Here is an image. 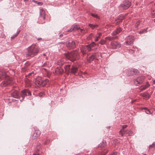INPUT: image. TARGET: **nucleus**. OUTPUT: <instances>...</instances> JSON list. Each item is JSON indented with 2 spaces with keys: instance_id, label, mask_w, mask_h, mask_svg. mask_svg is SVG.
Segmentation results:
<instances>
[{
  "instance_id": "1",
  "label": "nucleus",
  "mask_w": 155,
  "mask_h": 155,
  "mask_svg": "<svg viewBox=\"0 0 155 155\" xmlns=\"http://www.w3.org/2000/svg\"><path fill=\"white\" fill-rule=\"evenodd\" d=\"M66 58L71 61H74L79 59L80 58L78 52L77 50L73 51L71 52H67L64 54Z\"/></svg>"
},
{
  "instance_id": "2",
  "label": "nucleus",
  "mask_w": 155,
  "mask_h": 155,
  "mask_svg": "<svg viewBox=\"0 0 155 155\" xmlns=\"http://www.w3.org/2000/svg\"><path fill=\"white\" fill-rule=\"evenodd\" d=\"M27 50L28 52L26 55V57H33L37 55L39 51V49L36 45H33L29 47Z\"/></svg>"
},
{
  "instance_id": "3",
  "label": "nucleus",
  "mask_w": 155,
  "mask_h": 155,
  "mask_svg": "<svg viewBox=\"0 0 155 155\" xmlns=\"http://www.w3.org/2000/svg\"><path fill=\"white\" fill-rule=\"evenodd\" d=\"M96 45V44L94 42H93L91 44L87 45L82 46L80 48L81 51L83 55L84 56L86 55L87 52L91 51L94 50L92 48Z\"/></svg>"
},
{
  "instance_id": "4",
  "label": "nucleus",
  "mask_w": 155,
  "mask_h": 155,
  "mask_svg": "<svg viewBox=\"0 0 155 155\" xmlns=\"http://www.w3.org/2000/svg\"><path fill=\"white\" fill-rule=\"evenodd\" d=\"M96 45V44L94 42H93L91 44L87 45L82 46L80 48L81 51L83 55L84 56L86 55L87 52L91 51L94 50L92 48Z\"/></svg>"
},
{
  "instance_id": "5",
  "label": "nucleus",
  "mask_w": 155,
  "mask_h": 155,
  "mask_svg": "<svg viewBox=\"0 0 155 155\" xmlns=\"http://www.w3.org/2000/svg\"><path fill=\"white\" fill-rule=\"evenodd\" d=\"M145 77L143 75L139 76L134 80V84L138 86L142 83Z\"/></svg>"
},
{
  "instance_id": "6",
  "label": "nucleus",
  "mask_w": 155,
  "mask_h": 155,
  "mask_svg": "<svg viewBox=\"0 0 155 155\" xmlns=\"http://www.w3.org/2000/svg\"><path fill=\"white\" fill-rule=\"evenodd\" d=\"M12 80V78L7 77L4 81L1 83V85L2 86L5 87L9 85H11L13 82Z\"/></svg>"
},
{
  "instance_id": "7",
  "label": "nucleus",
  "mask_w": 155,
  "mask_h": 155,
  "mask_svg": "<svg viewBox=\"0 0 155 155\" xmlns=\"http://www.w3.org/2000/svg\"><path fill=\"white\" fill-rule=\"evenodd\" d=\"M66 46L69 49H73L76 47L75 42L72 40H69L66 42Z\"/></svg>"
},
{
  "instance_id": "8",
  "label": "nucleus",
  "mask_w": 155,
  "mask_h": 155,
  "mask_svg": "<svg viewBox=\"0 0 155 155\" xmlns=\"http://www.w3.org/2000/svg\"><path fill=\"white\" fill-rule=\"evenodd\" d=\"M35 83L38 86L45 85V83L43 82L42 78L41 77H37L35 80Z\"/></svg>"
},
{
  "instance_id": "9",
  "label": "nucleus",
  "mask_w": 155,
  "mask_h": 155,
  "mask_svg": "<svg viewBox=\"0 0 155 155\" xmlns=\"http://www.w3.org/2000/svg\"><path fill=\"white\" fill-rule=\"evenodd\" d=\"M134 37L132 35H129L126 39V42L127 45H131L133 44L134 40Z\"/></svg>"
},
{
  "instance_id": "10",
  "label": "nucleus",
  "mask_w": 155,
  "mask_h": 155,
  "mask_svg": "<svg viewBox=\"0 0 155 155\" xmlns=\"http://www.w3.org/2000/svg\"><path fill=\"white\" fill-rule=\"evenodd\" d=\"M111 48L113 49H116L120 48L121 46V44L117 41H113L110 44Z\"/></svg>"
},
{
  "instance_id": "11",
  "label": "nucleus",
  "mask_w": 155,
  "mask_h": 155,
  "mask_svg": "<svg viewBox=\"0 0 155 155\" xmlns=\"http://www.w3.org/2000/svg\"><path fill=\"white\" fill-rule=\"evenodd\" d=\"M130 6V3L128 1H125L121 4L120 6L124 9H126L129 8Z\"/></svg>"
},
{
  "instance_id": "12",
  "label": "nucleus",
  "mask_w": 155,
  "mask_h": 155,
  "mask_svg": "<svg viewBox=\"0 0 155 155\" xmlns=\"http://www.w3.org/2000/svg\"><path fill=\"white\" fill-rule=\"evenodd\" d=\"M137 70L136 69H129L127 70V73L128 76H130L137 74Z\"/></svg>"
},
{
  "instance_id": "13",
  "label": "nucleus",
  "mask_w": 155,
  "mask_h": 155,
  "mask_svg": "<svg viewBox=\"0 0 155 155\" xmlns=\"http://www.w3.org/2000/svg\"><path fill=\"white\" fill-rule=\"evenodd\" d=\"M31 95L30 91L28 89H25L21 91V96L23 98L25 95Z\"/></svg>"
},
{
  "instance_id": "14",
  "label": "nucleus",
  "mask_w": 155,
  "mask_h": 155,
  "mask_svg": "<svg viewBox=\"0 0 155 155\" xmlns=\"http://www.w3.org/2000/svg\"><path fill=\"white\" fill-rule=\"evenodd\" d=\"M97 56V54L95 53L93 54L89 57L87 59V61L89 63H91L95 58Z\"/></svg>"
},
{
  "instance_id": "15",
  "label": "nucleus",
  "mask_w": 155,
  "mask_h": 155,
  "mask_svg": "<svg viewBox=\"0 0 155 155\" xmlns=\"http://www.w3.org/2000/svg\"><path fill=\"white\" fill-rule=\"evenodd\" d=\"M41 134V132L39 130H35L32 136V138L35 139L39 137Z\"/></svg>"
},
{
  "instance_id": "16",
  "label": "nucleus",
  "mask_w": 155,
  "mask_h": 155,
  "mask_svg": "<svg viewBox=\"0 0 155 155\" xmlns=\"http://www.w3.org/2000/svg\"><path fill=\"white\" fill-rule=\"evenodd\" d=\"M79 28H80L78 27V25H74L72 26L70 29L68 30V31L69 32H71L73 31H75L79 29Z\"/></svg>"
},
{
  "instance_id": "17",
  "label": "nucleus",
  "mask_w": 155,
  "mask_h": 155,
  "mask_svg": "<svg viewBox=\"0 0 155 155\" xmlns=\"http://www.w3.org/2000/svg\"><path fill=\"white\" fill-rule=\"evenodd\" d=\"M55 72L58 74H61L64 72V70L61 67H57L55 70Z\"/></svg>"
},
{
  "instance_id": "18",
  "label": "nucleus",
  "mask_w": 155,
  "mask_h": 155,
  "mask_svg": "<svg viewBox=\"0 0 155 155\" xmlns=\"http://www.w3.org/2000/svg\"><path fill=\"white\" fill-rule=\"evenodd\" d=\"M7 77H8L5 71H2L0 72V79H2Z\"/></svg>"
},
{
  "instance_id": "19",
  "label": "nucleus",
  "mask_w": 155,
  "mask_h": 155,
  "mask_svg": "<svg viewBox=\"0 0 155 155\" xmlns=\"http://www.w3.org/2000/svg\"><path fill=\"white\" fill-rule=\"evenodd\" d=\"M78 68L77 67H75L74 66H72L71 68V72L72 74H75L77 72Z\"/></svg>"
},
{
  "instance_id": "20",
  "label": "nucleus",
  "mask_w": 155,
  "mask_h": 155,
  "mask_svg": "<svg viewBox=\"0 0 155 155\" xmlns=\"http://www.w3.org/2000/svg\"><path fill=\"white\" fill-rule=\"evenodd\" d=\"M122 30L120 28H117L114 30L112 33V35H115L117 34H119L121 31Z\"/></svg>"
},
{
  "instance_id": "21",
  "label": "nucleus",
  "mask_w": 155,
  "mask_h": 155,
  "mask_svg": "<svg viewBox=\"0 0 155 155\" xmlns=\"http://www.w3.org/2000/svg\"><path fill=\"white\" fill-rule=\"evenodd\" d=\"M40 16L41 18L43 19H45V13L44 11L43 10H40Z\"/></svg>"
},
{
  "instance_id": "22",
  "label": "nucleus",
  "mask_w": 155,
  "mask_h": 155,
  "mask_svg": "<svg viewBox=\"0 0 155 155\" xmlns=\"http://www.w3.org/2000/svg\"><path fill=\"white\" fill-rule=\"evenodd\" d=\"M95 37V36L93 33H91L87 37V39L88 40H92V39Z\"/></svg>"
},
{
  "instance_id": "23",
  "label": "nucleus",
  "mask_w": 155,
  "mask_h": 155,
  "mask_svg": "<svg viewBox=\"0 0 155 155\" xmlns=\"http://www.w3.org/2000/svg\"><path fill=\"white\" fill-rule=\"evenodd\" d=\"M106 142L105 141L103 140L102 142L100 144L98 145V147H104L106 145Z\"/></svg>"
},
{
  "instance_id": "24",
  "label": "nucleus",
  "mask_w": 155,
  "mask_h": 155,
  "mask_svg": "<svg viewBox=\"0 0 155 155\" xmlns=\"http://www.w3.org/2000/svg\"><path fill=\"white\" fill-rule=\"evenodd\" d=\"M11 96L15 98H18V95L17 91L13 92L11 94Z\"/></svg>"
},
{
  "instance_id": "25",
  "label": "nucleus",
  "mask_w": 155,
  "mask_h": 155,
  "mask_svg": "<svg viewBox=\"0 0 155 155\" xmlns=\"http://www.w3.org/2000/svg\"><path fill=\"white\" fill-rule=\"evenodd\" d=\"M117 38V36H114V37H107L105 38V39L109 41H111L113 39H115Z\"/></svg>"
},
{
  "instance_id": "26",
  "label": "nucleus",
  "mask_w": 155,
  "mask_h": 155,
  "mask_svg": "<svg viewBox=\"0 0 155 155\" xmlns=\"http://www.w3.org/2000/svg\"><path fill=\"white\" fill-rule=\"evenodd\" d=\"M71 66V65L70 64H68L67 65H65L64 67V68L65 70V71L66 72H69L70 70V67Z\"/></svg>"
},
{
  "instance_id": "27",
  "label": "nucleus",
  "mask_w": 155,
  "mask_h": 155,
  "mask_svg": "<svg viewBox=\"0 0 155 155\" xmlns=\"http://www.w3.org/2000/svg\"><path fill=\"white\" fill-rule=\"evenodd\" d=\"M141 95L146 98H149V95L148 93H144L141 94Z\"/></svg>"
},
{
  "instance_id": "28",
  "label": "nucleus",
  "mask_w": 155,
  "mask_h": 155,
  "mask_svg": "<svg viewBox=\"0 0 155 155\" xmlns=\"http://www.w3.org/2000/svg\"><path fill=\"white\" fill-rule=\"evenodd\" d=\"M148 28H147L145 29H143L141 30L139 32L140 34H143L147 32V29Z\"/></svg>"
},
{
  "instance_id": "29",
  "label": "nucleus",
  "mask_w": 155,
  "mask_h": 155,
  "mask_svg": "<svg viewBox=\"0 0 155 155\" xmlns=\"http://www.w3.org/2000/svg\"><path fill=\"white\" fill-rule=\"evenodd\" d=\"M20 32V31L19 30L17 31L16 33H15V34H14L12 36L11 38L12 39H13V38H15V37H16L18 35V34Z\"/></svg>"
},
{
  "instance_id": "30",
  "label": "nucleus",
  "mask_w": 155,
  "mask_h": 155,
  "mask_svg": "<svg viewBox=\"0 0 155 155\" xmlns=\"http://www.w3.org/2000/svg\"><path fill=\"white\" fill-rule=\"evenodd\" d=\"M89 25L92 29H94L96 27H98V25H94L92 24H90Z\"/></svg>"
},
{
  "instance_id": "31",
  "label": "nucleus",
  "mask_w": 155,
  "mask_h": 155,
  "mask_svg": "<svg viewBox=\"0 0 155 155\" xmlns=\"http://www.w3.org/2000/svg\"><path fill=\"white\" fill-rule=\"evenodd\" d=\"M145 87L144 85H142L139 87V89L141 91L143 90H144L146 88Z\"/></svg>"
},
{
  "instance_id": "32",
  "label": "nucleus",
  "mask_w": 155,
  "mask_h": 155,
  "mask_svg": "<svg viewBox=\"0 0 155 155\" xmlns=\"http://www.w3.org/2000/svg\"><path fill=\"white\" fill-rule=\"evenodd\" d=\"M144 109H145V112L147 114H151V112H150V111L149 110H148V109H147V108L146 107H145L144 108Z\"/></svg>"
},
{
  "instance_id": "33",
  "label": "nucleus",
  "mask_w": 155,
  "mask_h": 155,
  "mask_svg": "<svg viewBox=\"0 0 155 155\" xmlns=\"http://www.w3.org/2000/svg\"><path fill=\"white\" fill-rule=\"evenodd\" d=\"M106 41L104 40H101L99 42L100 44L101 45H103L106 44Z\"/></svg>"
},
{
  "instance_id": "34",
  "label": "nucleus",
  "mask_w": 155,
  "mask_h": 155,
  "mask_svg": "<svg viewBox=\"0 0 155 155\" xmlns=\"http://www.w3.org/2000/svg\"><path fill=\"white\" fill-rule=\"evenodd\" d=\"M140 21H137L135 24V27L136 28H137L139 25L140 24Z\"/></svg>"
},
{
  "instance_id": "35",
  "label": "nucleus",
  "mask_w": 155,
  "mask_h": 155,
  "mask_svg": "<svg viewBox=\"0 0 155 155\" xmlns=\"http://www.w3.org/2000/svg\"><path fill=\"white\" fill-rule=\"evenodd\" d=\"M94 38V41H97L100 38V37L99 36L97 35L95 37V36Z\"/></svg>"
},
{
  "instance_id": "36",
  "label": "nucleus",
  "mask_w": 155,
  "mask_h": 155,
  "mask_svg": "<svg viewBox=\"0 0 155 155\" xmlns=\"http://www.w3.org/2000/svg\"><path fill=\"white\" fill-rule=\"evenodd\" d=\"M123 133L124 134H126L128 135V133H129V130H123Z\"/></svg>"
},
{
  "instance_id": "37",
  "label": "nucleus",
  "mask_w": 155,
  "mask_h": 155,
  "mask_svg": "<svg viewBox=\"0 0 155 155\" xmlns=\"http://www.w3.org/2000/svg\"><path fill=\"white\" fill-rule=\"evenodd\" d=\"M91 15L96 18H99V16H98V15L96 14H94L93 13H91Z\"/></svg>"
},
{
  "instance_id": "38",
  "label": "nucleus",
  "mask_w": 155,
  "mask_h": 155,
  "mask_svg": "<svg viewBox=\"0 0 155 155\" xmlns=\"http://www.w3.org/2000/svg\"><path fill=\"white\" fill-rule=\"evenodd\" d=\"M155 146V142L153 143L151 145H150L149 146V148H151Z\"/></svg>"
},
{
  "instance_id": "39",
  "label": "nucleus",
  "mask_w": 155,
  "mask_h": 155,
  "mask_svg": "<svg viewBox=\"0 0 155 155\" xmlns=\"http://www.w3.org/2000/svg\"><path fill=\"white\" fill-rule=\"evenodd\" d=\"M43 82L45 83V85L46 84L47 82H48L49 81V80L47 79H45L44 80L42 79Z\"/></svg>"
},
{
  "instance_id": "40",
  "label": "nucleus",
  "mask_w": 155,
  "mask_h": 155,
  "mask_svg": "<svg viewBox=\"0 0 155 155\" xmlns=\"http://www.w3.org/2000/svg\"><path fill=\"white\" fill-rule=\"evenodd\" d=\"M41 144L40 143H37V150L38 151L40 150V147L39 146Z\"/></svg>"
},
{
  "instance_id": "41",
  "label": "nucleus",
  "mask_w": 155,
  "mask_h": 155,
  "mask_svg": "<svg viewBox=\"0 0 155 155\" xmlns=\"http://www.w3.org/2000/svg\"><path fill=\"white\" fill-rule=\"evenodd\" d=\"M145 86L146 88H147L148 87L150 86V84L148 82H147L145 85H144Z\"/></svg>"
},
{
  "instance_id": "42",
  "label": "nucleus",
  "mask_w": 155,
  "mask_h": 155,
  "mask_svg": "<svg viewBox=\"0 0 155 155\" xmlns=\"http://www.w3.org/2000/svg\"><path fill=\"white\" fill-rule=\"evenodd\" d=\"M34 74V72L32 71L31 73H29L27 75L28 77H30V76L31 75Z\"/></svg>"
},
{
  "instance_id": "43",
  "label": "nucleus",
  "mask_w": 155,
  "mask_h": 155,
  "mask_svg": "<svg viewBox=\"0 0 155 155\" xmlns=\"http://www.w3.org/2000/svg\"><path fill=\"white\" fill-rule=\"evenodd\" d=\"M133 134V132H132V131L130 130H129V133H128L129 136Z\"/></svg>"
},
{
  "instance_id": "44",
  "label": "nucleus",
  "mask_w": 155,
  "mask_h": 155,
  "mask_svg": "<svg viewBox=\"0 0 155 155\" xmlns=\"http://www.w3.org/2000/svg\"><path fill=\"white\" fill-rule=\"evenodd\" d=\"M127 127V125H123L122 126V130H124V129L126 128Z\"/></svg>"
},
{
  "instance_id": "45",
  "label": "nucleus",
  "mask_w": 155,
  "mask_h": 155,
  "mask_svg": "<svg viewBox=\"0 0 155 155\" xmlns=\"http://www.w3.org/2000/svg\"><path fill=\"white\" fill-rule=\"evenodd\" d=\"M48 63V62H45L42 65V67H45L47 64Z\"/></svg>"
},
{
  "instance_id": "46",
  "label": "nucleus",
  "mask_w": 155,
  "mask_h": 155,
  "mask_svg": "<svg viewBox=\"0 0 155 155\" xmlns=\"http://www.w3.org/2000/svg\"><path fill=\"white\" fill-rule=\"evenodd\" d=\"M119 134H121V136H123V134H124V133H123V130H121L119 131Z\"/></svg>"
},
{
  "instance_id": "47",
  "label": "nucleus",
  "mask_w": 155,
  "mask_h": 155,
  "mask_svg": "<svg viewBox=\"0 0 155 155\" xmlns=\"http://www.w3.org/2000/svg\"><path fill=\"white\" fill-rule=\"evenodd\" d=\"M117 153L116 152H114L111 155H116Z\"/></svg>"
},
{
  "instance_id": "48",
  "label": "nucleus",
  "mask_w": 155,
  "mask_h": 155,
  "mask_svg": "<svg viewBox=\"0 0 155 155\" xmlns=\"http://www.w3.org/2000/svg\"><path fill=\"white\" fill-rule=\"evenodd\" d=\"M97 35L99 36L100 37H101V36L102 35V33H98Z\"/></svg>"
},
{
  "instance_id": "49",
  "label": "nucleus",
  "mask_w": 155,
  "mask_h": 155,
  "mask_svg": "<svg viewBox=\"0 0 155 155\" xmlns=\"http://www.w3.org/2000/svg\"><path fill=\"white\" fill-rule=\"evenodd\" d=\"M63 36V34H61L59 35V37L61 38Z\"/></svg>"
},
{
  "instance_id": "50",
  "label": "nucleus",
  "mask_w": 155,
  "mask_h": 155,
  "mask_svg": "<svg viewBox=\"0 0 155 155\" xmlns=\"http://www.w3.org/2000/svg\"><path fill=\"white\" fill-rule=\"evenodd\" d=\"M79 29H80V31L81 33H82V31L84 30V29H81L80 28Z\"/></svg>"
},
{
  "instance_id": "51",
  "label": "nucleus",
  "mask_w": 155,
  "mask_h": 155,
  "mask_svg": "<svg viewBox=\"0 0 155 155\" xmlns=\"http://www.w3.org/2000/svg\"><path fill=\"white\" fill-rule=\"evenodd\" d=\"M37 39L38 40H39L41 39V38H37Z\"/></svg>"
},
{
  "instance_id": "52",
  "label": "nucleus",
  "mask_w": 155,
  "mask_h": 155,
  "mask_svg": "<svg viewBox=\"0 0 155 155\" xmlns=\"http://www.w3.org/2000/svg\"><path fill=\"white\" fill-rule=\"evenodd\" d=\"M62 64H63L62 63H61V64H59V65H62Z\"/></svg>"
},
{
  "instance_id": "53",
  "label": "nucleus",
  "mask_w": 155,
  "mask_h": 155,
  "mask_svg": "<svg viewBox=\"0 0 155 155\" xmlns=\"http://www.w3.org/2000/svg\"><path fill=\"white\" fill-rule=\"evenodd\" d=\"M23 1L25 2H26V1H28V0H23Z\"/></svg>"
},
{
  "instance_id": "54",
  "label": "nucleus",
  "mask_w": 155,
  "mask_h": 155,
  "mask_svg": "<svg viewBox=\"0 0 155 155\" xmlns=\"http://www.w3.org/2000/svg\"><path fill=\"white\" fill-rule=\"evenodd\" d=\"M131 50V51H132V52H134V50Z\"/></svg>"
},
{
  "instance_id": "55",
  "label": "nucleus",
  "mask_w": 155,
  "mask_h": 155,
  "mask_svg": "<svg viewBox=\"0 0 155 155\" xmlns=\"http://www.w3.org/2000/svg\"><path fill=\"white\" fill-rule=\"evenodd\" d=\"M43 55H44V56H46L45 54H43Z\"/></svg>"
},
{
  "instance_id": "56",
  "label": "nucleus",
  "mask_w": 155,
  "mask_h": 155,
  "mask_svg": "<svg viewBox=\"0 0 155 155\" xmlns=\"http://www.w3.org/2000/svg\"><path fill=\"white\" fill-rule=\"evenodd\" d=\"M45 58L46 60H47V58L46 57Z\"/></svg>"
},
{
  "instance_id": "57",
  "label": "nucleus",
  "mask_w": 155,
  "mask_h": 155,
  "mask_svg": "<svg viewBox=\"0 0 155 155\" xmlns=\"http://www.w3.org/2000/svg\"><path fill=\"white\" fill-rule=\"evenodd\" d=\"M33 1V2H35V1L34 0H33V1ZM36 2H37L36 1Z\"/></svg>"
},
{
  "instance_id": "58",
  "label": "nucleus",
  "mask_w": 155,
  "mask_h": 155,
  "mask_svg": "<svg viewBox=\"0 0 155 155\" xmlns=\"http://www.w3.org/2000/svg\"><path fill=\"white\" fill-rule=\"evenodd\" d=\"M154 22H155V18L154 19Z\"/></svg>"
},
{
  "instance_id": "59",
  "label": "nucleus",
  "mask_w": 155,
  "mask_h": 155,
  "mask_svg": "<svg viewBox=\"0 0 155 155\" xmlns=\"http://www.w3.org/2000/svg\"><path fill=\"white\" fill-rule=\"evenodd\" d=\"M143 155H146V154H144Z\"/></svg>"
},
{
  "instance_id": "60",
  "label": "nucleus",
  "mask_w": 155,
  "mask_h": 155,
  "mask_svg": "<svg viewBox=\"0 0 155 155\" xmlns=\"http://www.w3.org/2000/svg\"><path fill=\"white\" fill-rule=\"evenodd\" d=\"M154 5H155V3H154Z\"/></svg>"
}]
</instances>
